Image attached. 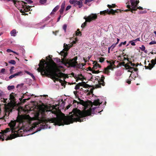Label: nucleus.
Here are the masks:
<instances>
[{"instance_id":"52","label":"nucleus","mask_w":156,"mask_h":156,"mask_svg":"<svg viewBox=\"0 0 156 156\" xmlns=\"http://www.w3.org/2000/svg\"><path fill=\"white\" fill-rule=\"evenodd\" d=\"M119 65L120 66H124L125 62H120L119 63Z\"/></svg>"},{"instance_id":"32","label":"nucleus","mask_w":156,"mask_h":156,"mask_svg":"<svg viewBox=\"0 0 156 156\" xmlns=\"http://www.w3.org/2000/svg\"><path fill=\"white\" fill-rule=\"evenodd\" d=\"M107 69L109 70L110 69L113 70V67H112L111 65H109L107 66V67H106V69Z\"/></svg>"},{"instance_id":"16","label":"nucleus","mask_w":156,"mask_h":156,"mask_svg":"<svg viewBox=\"0 0 156 156\" xmlns=\"http://www.w3.org/2000/svg\"><path fill=\"white\" fill-rule=\"evenodd\" d=\"M69 59H66V57H63V58H62L61 61L60 59H59V62L65 66H66V63L67 62V61Z\"/></svg>"},{"instance_id":"12","label":"nucleus","mask_w":156,"mask_h":156,"mask_svg":"<svg viewBox=\"0 0 156 156\" xmlns=\"http://www.w3.org/2000/svg\"><path fill=\"white\" fill-rule=\"evenodd\" d=\"M69 2L71 4H73L74 6H76L78 5L79 8H80L83 6V3L76 0H70Z\"/></svg>"},{"instance_id":"19","label":"nucleus","mask_w":156,"mask_h":156,"mask_svg":"<svg viewBox=\"0 0 156 156\" xmlns=\"http://www.w3.org/2000/svg\"><path fill=\"white\" fill-rule=\"evenodd\" d=\"M140 48L141 51H144L146 53H147V50H145V48L144 45H142L141 47H140Z\"/></svg>"},{"instance_id":"40","label":"nucleus","mask_w":156,"mask_h":156,"mask_svg":"<svg viewBox=\"0 0 156 156\" xmlns=\"http://www.w3.org/2000/svg\"><path fill=\"white\" fill-rule=\"evenodd\" d=\"M107 62L109 63L110 65H111L112 67H113V64H114L115 62H111V61H107Z\"/></svg>"},{"instance_id":"27","label":"nucleus","mask_w":156,"mask_h":156,"mask_svg":"<svg viewBox=\"0 0 156 156\" xmlns=\"http://www.w3.org/2000/svg\"><path fill=\"white\" fill-rule=\"evenodd\" d=\"M47 0H40L39 2L40 4L43 5L46 3Z\"/></svg>"},{"instance_id":"35","label":"nucleus","mask_w":156,"mask_h":156,"mask_svg":"<svg viewBox=\"0 0 156 156\" xmlns=\"http://www.w3.org/2000/svg\"><path fill=\"white\" fill-rule=\"evenodd\" d=\"M133 69H134L133 67H130L129 68V70H128V72H130L132 73L133 72Z\"/></svg>"},{"instance_id":"36","label":"nucleus","mask_w":156,"mask_h":156,"mask_svg":"<svg viewBox=\"0 0 156 156\" xmlns=\"http://www.w3.org/2000/svg\"><path fill=\"white\" fill-rule=\"evenodd\" d=\"M93 73L97 74L100 73L99 70H93L92 72Z\"/></svg>"},{"instance_id":"8","label":"nucleus","mask_w":156,"mask_h":156,"mask_svg":"<svg viewBox=\"0 0 156 156\" xmlns=\"http://www.w3.org/2000/svg\"><path fill=\"white\" fill-rule=\"evenodd\" d=\"M77 56H75L74 58L72 59H68L66 64V66L67 67H73L75 68L76 66V64L77 63Z\"/></svg>"},{"instance_id":"58","label":"nucleus","mask_w":156,"mask_h":156,"mask_svg":"<svg viewBox=\"0 0 156 156\" xmlns=\"http://www.w3.org/2000/svg\"><path fill=\"white\" fill-rule=\"evenodd\" d=\"M15 76H14V74H13V75H11V76H10L9 77V79H11L14 77H15Z\"/></svg>"},{"instance_id":"29","label":"nucleus","mask_w":156,"mask_h":156,"mask_svg":"<svg viewBox=\"0 0 156 156\" xmlns=\"http://www.w3.org/2000/svg\"><path fill=\"white\" fill-rule=\"evenodd\" d=\"M25 8L23 10H22V9L20 10V11L21 13H25V12H27L28 11V10H27L26 7H25Z\"/></svg>"},{"instance_id":"60","label":"nucleus","mask_w":156,"mask_h":156,"mask_svg":"<svg viewBox=\"0 0 156 156\" xmlns=\"http://www.w3.org/2000/svg\"><path fill=\"white\" fill-rule=\"evenodd\" d=\"M25 73H27V74H28L29 75H30L31 73L30 72H29V71H25Z\"/></svg>"},{"instance_id":"28","label":"nucleus","mask_w":156,"mask_h":156,"mask_svg":"<svg viewBox=\"0 0 156 156\" xmlns=\"http://www.w3.org/2000/svg\"><path fill=\"white\" fill-rule=\"evenodd\" d=\"M107 6L109 9H111L115 7L116 5L115 4H112V5H108Z\"/></svg>"},{"instance_id":"47","label":"nucleus","mask_w":156,"mask_h":156,"mask_svg":"<svg viewBox=\"0 0 156 156\" xmlns=\"http://www.w3.org/2000/svg\"><path fill=\"white\" fill-rule=\"evenodd\" d=\"M156 44V42L154 41H152L150 42L149 44L150 45L154 44Z\"/></svg>"},{"instance_id":"21","label":"nucleus","mask_w":156,"mask_h":156,"mask_svg":"<svg viewBox=\"0 0 156 156\" xmlns=\"http://www.w3.org/2000/svg\"><path fill=\"white\" fill-rule=\"evenodd\" d=\"M16 33V30L15 29H14L10 32V34L11 36H15Z\"/></svg>"},{"instance_id":"44","label":"nucleus","mask_w":156,"mask_h":156,"mask_svg":"<svg viewBox=\"0 0 156 156\" xmlns=\"http://www.w3.org/2000/svg\"><path fill=\"white\" fill-rule=\"evenodd\" d=\"M84 83H85V82H83L81 83H79V86H82L83 87L84 86Z\"/></svg>"},{"instance_id":"20","label":"nucleus","mask_w":156,"mask_h":156,"mask_svg":"<svg viewBox=\"0 0 156 156\" xmlns=\"http://www.w3.org/2000/svg\"><path fill=\"white\" fill-rule=\"evenodd\" d=\"M64 49H63V50L65 51H67L69 49V48L68 47V45L66 44H64Z\"/></svg>"},{"instance_id":"43","label":"nucleus","mask_w":156,"mask_h":156,"mask_svg":"<svg viewBox=\"0 0 156 156\" xmlns=\"http://www.w3.org/2000/svg\"><path fill=\"white\" fill-rule=\"evenodd\" d=\"M76 35L77 36H81L82 35L81 32H80V31H79L78 32L76 31Z\"/></svg>"},{"instance_id":"59","label":"nucleus","mask_w":156,"mask_h":156,"mask_svg":"<svg viewBox=\"0 0 156 156\" xmlns=\"http://www.w3.org/2000/svg\"><path fill=\"white\" fill-rule=\"evenodd\" d=\"M30 75L31 76V77L34 80L35 79V77H34V75H33V74L31 73Z\"/></svg>"},{"instance_id":"24","label":"nucleus","mask_w":156,"mask_h":156,"mask_svg":"<svg viewBox=\"0 0 156 156\" xmlns=\"http://www.w3.org/2000/svg\"><path fill=\"white\" fill-rule=\"evenodd\" d=\"M15 87L13 85L9 86L7 87L8 89L9 90L13 89Z\"/></svg>"},{"instance_id":"64","label":"nucleus","mask_w":156,"mask_h":156,"mask_svg":"<svg viewBox=\"0 0 156 156\" xmlns=\"http://www.w3.org/2000/svg\"><path fill=\"white\" fill-rule=\"evenodd\" d=\"M93 69H94V70L97 69V67H96L95 65V64L94 65V66L93 68Z\"/></svg>"},{"instance_id":"23","label":"nucleus","mask_w":156,"mask_h":156,"mask_svg":"<svg viewBox=\"0 0 156 156\" xmlns=\"http://www.w3.org/2000/svg\"><path fill=\"white\" fill-rule=\"evenodd\" d=\"M110 73V71H109V70H108V69H106V68H105L104 69V73L105 74H107L108 75L109 74V73Z\"/></svg>"},{"instance_id":"11","label":"nucleus","mask_w":156,"mask_h":156,"mask_svg":"<svg viewBox=\"0 0 156 156\" xmlns=\"http://www.w3.org/2000/svg\"><path fill=\"white\" fill-rule=\"evenodd\" d=\"M13 104H11L8 103L7 105H5V110L6 112H7L9 114L10 112H11L12 110V108H13Z\"/></svg>"},{"instance_id":"49","label":"nucleus","mask_w":156,"mask_h":156,"mask_svg":"<svg viewBox=\"0 0 156 156\" xmlns=\"http://www.w3.org/2000/svg\"><path fill=\"white\" fill-rule=\"evenodd\" d=\"M93 0H85V4H87V2H90Z\"/></svg>"},{"instance_id":"51","label":"nucleus","mask_w":156,"mask_h":156,"mask_svg":"<svg viewBox=\"0 0 156 156\" xmlns=\"http://www.w3.org/2000/svg\"><path fill=\"white\" fill-rule=\"evenodd\" d=\"M126 83L128 84H130L131 83V80L130 79L127 80Z\"/></svg>"},{"instance_id":"18","label":"nucleus","mask_w":156,"mask_h":156,"mask_svg":"<svg viewBox=\"0 0 156 156\" xmlns=\"http://www.w3.org/2000/svg\"><path fill=\"white\" fill-rule=\"evenodd\" d=\"M60 54L61 56L64 57H66L68 55V53L67 52V51L63 50V51H61Z\"/></svg>"},{"instance_id":"5","label":"nucleus","mask_w":156,"mask_h":156,"mask_svg":"<svg viewBox=\"0 0 156 156\" xmlns=\"http://www.w3.org/2000/svg\"><path fill=\"white\" fill-rule=\"evenodd\" d=\"M12 0L13 2L14 5L16 7H17L18 4H20L22 6V8H24L25 7H26V8L27 9V10H28V11H30L31 8L33 7L32 6H27L26 5H24L23 4V3H24V4H27V3L30 4L33 3V2L31 0H24L27 2H25L23 1L20 2L19 1H17L15 0ZM33 7H34V6H33Z\"/></svg>"},{"instance_id":"17","label":"nucleus","mask_w":156,"mask_h":156,"mask_svg":"<svg viewBox=\"0 0 156 156\" xmlns=\"http://www.w3.org/2000/svg\"><path fill=\"white\" fill-rule=\"evenodd\" d=\"M17 136V134L16 133H14L13 134H12L10 135V136H8L6 139V140H12L13 139L15 138Z\"/></svg>"},{"instance_id":"63","label":"nucleus","mask_w":156,"mask_h":156,"mask_svg":"<svg viewBox=\"0 0 156 156\" xmlns=\"http://www.w3.org/2000/svg\"><path fill=\"white\" fill-rule=\"evenodd\" d=\"M71 105H69L67 106L66 107V109H68L71 106Z\"/></svg>"},{"instance_id":"50","label":"nucleus","mask_w":156,"mask_h":156,"mask_svg":"<svg viewBox=\"0 0 156 156\" xmlns=\"http://www.w3.org/2000/svg\"><path fill=\"white\" fill-rule=\"evenodd\" d=\"M71 5L67 6L66 8V10L67 11V10H69L71 8Z\"/></svg>"},{"instance_id":"45","label":"nucleus","mask_w":156,"mask_h":156,"mask_svg":"<svg viewBox=\"0 0 156 156\" xmlns=\"http://www.w3.org/2000/svg\"><path fill=\"white\" fill-rule=\"evenodd\" d=\"M105 60V59L103 57H101L100 58L99 62H103Z\"/></svg>"},{"instance_id":"13","label":"nucleus","mask_w":156,"mask_h":156,"mask_svg":"<svg viewBox=\"0 0 156 156\" xmlns=\"http://www.w3.org/2000/svg\"><path fill=\"white\" fill-rule=\"evenodd\" d=\"M17 97V94H15L14 93H12L10 95V99L14 105L16 104V101Z\"/></svg>"},{"instance_id":"22","label":"nucleus","mask_w":156,"mask_h":156,"mask_svg":"<svg viewBox=\"0 0 156 156\" xmlns=\"http://www.w3.org/2000/svg\"><path fill=\"white\" fill-rule=\"evenodd\" d=\"M59 6L58 5L56 6L53 10L52 12H51V13H52L53 12H55L56 11H57L58 9H59Z\"/></svg>"},{"instance_id":"61","label":"nucleus","mask_w":156,"mask_h":156,"mask_svg":"<svg viewBox=\"0 0 156 156\" xmlns=\"http://www.w3.org/2000/svg\"><path fill=\"white\" fill-rule=\"evenodd\" d=\"M77 92H78L77 91H75L73 92L74 94L76 96Z\"/></svg>"},{"instance_id":"54","label":"nucleus","mask_w":156,"mask_h":156,"mask_svg":"<svg viewBox=\"0 0 156 156\" xmlns=\"http://www.w3.org/2000/svg\"><path fill=\"white\" fill-rule=\"evenodd\" d=\"M14 68V67H13V66H12L11 67L10 69V74H11L12 73V72Z\"/></svg>"},{"instance_id":"33","label":"nucleus","mask_w":156,"mask_h":156,"mask_svg":"<svg viewBox=\"0 0 156 156\" xmlns=\"http://www.w3.org/2000/svg\"><path fill=\"white\" fill-rule=\"evenodd\" d=\"M76 66L75 68H77L80 69V68L81 66V64L80 63L78 64L77 62V64H76Z\"/></svg>"},{"instance_id":"57","label":"nucleus","mask_w":156,"mask_h":156,"mask_svg":"<svg viewBox=\"0 0 156 156\" xmlns=\"http://www.w3.org/2000/svg\"><path fill=\"white\" fill-rule=\"evenodd\" d=\"M6 51L7 52H9V53L13 52V51H12V50H11L9 49H8Z\"/></svg>"},{"instance_id":"4","label":"nucleus","mask_w":156,"mask_h":156,"mask_svg":"<svg viewBox=\"0 0 156 156\" xmlns=\"http://www.w3.org/2000/svg\"><path fill=\"white\" fill-rule=\"evenodd\" d=\"M139 3V0H131V5H130L128 1L126 3V7L128 9L124 10V11L127 12L129 11L132 13H135V11L137 10L136 7Z\"/></svg>"},{"instance_id":"2","label":"nucleus","mask_w":156,"mask_h":156,"mask_svg":"<svg viewBox=\"0 0 156 156\" xmlns=\"http://www.w3.org/2000/svg\"><path fill=\"white\" fill-rule=\"evenodd\" d=\"M45 75L50 76L54 81H62L59 78L66 77V75L61 72V70L56 66V64L51 58L48 59V61L45 62Z\"/></svg>"},{"instance_id":"25","label":"nucleus","mask_w":156,"mask_h":156,"mask_svg":"<svg viewBox=\"0 0 156 156\" xmlns=\"http://www.w3.org/2000/svg\"><path fill=\"white\" fill-rule=\"evenodd\" d=\"M95 62V66H96V67H99V68H101V66H100L99 64H98L97 62L96 61H94L93 64H94V63Z\"/></svg>"},{"instance_id":"41","label":"nucleus","mask_w":156,"mask_h":156,"mask_svg":"<svg viewBox=\"0 0 156 156\" xmlns=\"http://www.w3.org/2000/svg\"><path fill=\"white\" fill-rule=\"evenodd\" d=\"M80 87V86H79V83H78L77 85H76L75 86V89L76 90H77L79 89Z\"/></svg>"},{"instance_id":"48","label":"nucleus","mask_w":156,"mask_h":156,"mask_svg":"<svg viewBox=\"0 0 156 156\" xmlns=\"http://www.w3.org/2000/svg\"><path fill=\"white\" fill-rule=\"evenodd\" d=\"M134 41H129V42L131 43V45L133 46H135V42H133Z\"/></svg>"},{"instance_id":"3","label":"nucleus","mask_w":156,"mask_h":156,"mask_svg":"<svg viewBox=\"0 0 156 156\" xmlns=\"http://www.w3.org/2000/svg\"><path fill=\"white\" fill-rule=\"evenodd\" d=\"M26 118V116L23 115H18L16 119L14 121H11L9 123V126L11 128L12 133L14 132V128L15 127L16 122H18L19 123H21L23 122L24 120ZM11 129L9 128H7L6 129L2 131V132H0V139L2 138L1 136L4 135L5 133H7L8 132L10 131Z\"/></svg>"},{"instance_id":"15","label":"nucleus","mask_w":156,"mask_h":156,"mask_svg":"<svg viewBox=\"0 0 156 156\" xmlns=\"http://www.w3.org/2000/svg\"><path fill=\"white\" fill-rule=\"evenodd\" d=\"M26 95V94L25 93L24 94H23L22 98H20L19 99L20 100V101L21 103H24L26 100H28L29 99V98H28L27 99H23L24 98V96Z\"/></svg>"},{"instance_id":"39","label":"nucleus","mask_w":156,"mask_h":156,"mask_svg":"<svg viewBox=\"0 0 156 156\" xmlns=\"http://www.w3.org/2000/svg\"><path fill=\"white\" fill-rule=\"evenodd\" d=\"M117 44H116V43L115 44H114L112 45V46L110 47L112 49V50L115 48L116 45Z\"/></svg>"},{"instance_id":"31","label":"nucleus","mask_w":156,"mask_h":156,"mask_svg":"<svg viewBox=\"0 0 156 156\" xmlns=\"http://www.w3.org/2000/svg\"><path fill=\"white\" fill-rule=\"evenodd\" d=\"M9 62V63H10L12 64L15 65L16 64V62L14 60H10Z\"/></svg>"},{"instance_id":"62","label":"nucleus","mask_w":156,"mask_h":156,"mask_svg":"<svg viewBox=\"0 0 156 156\" xmlns=\"http://www.w3.org/2000/svg\"><path fill=\"white\" fill-rule=\"evenodd\" d=\"M133 41H140V38H138L137 39H135V40H133Z\"/></svg>"},{"instance_id":"9","label":"nucleus","mask_w":156,"mask_h":156,"mask_svg":"<svg viewBox=\"0 0 156 156\" xmlns=\"http://www.w3.org/2000/svg\"><path fill=\"white\" fill-rule=\"evenodd\" d=\"M118 11H120V12L121 10L120 9H117V10H113L112 9H111L110 10L107 9V10H105L104 11H101L100 13L101 15H106V14L112 15H115V13H118Z\"/></svg>"},{"instance_id":"1","label":"nucleus","mask_w":156,"mask_h":156,"mask_svg":"<svg viewBox=\"0 0 156 156\" xmlns=\"http://www.w3.org/2000/svg\"><path fill=\"white\" fill-rule=\"evenodd\" d=\"M99 100L97 99L95 100L93 103L91 101V107H92L93 105L95 106L100 105L101 103L99 102ZM92 108L93 110L94 111L96 108V107H95ZM92 110V108H91L89 109L83 111H81L77 108H74L72 111V112L73 113V115L76 117L73 118V116L71 115L72 116H65L64 117L59 116L56 118H53L48 120H46L44 122L45 125H42L41 127L44 129L47 128L48 126L47 123L48 122H49L50 123H54L55 125L60 126L64 125H68L73 123L74 122H81L85 121L86 120L85 118L82 119L81 118L90 115Z\"/></svg>"},{"instance_id":"30","label":"nucleus","mask_w":156,"mask_h":156,"mask_svg":"<svg viewBox=\"0 0 156 156\" xmlns=\"http://www.w3.org/2000/svg\"><path fill=\"white\" fill-rule=\"evenodd\" d=\"M67 27V25L66 24H64L62 28H63V29L64 30L65 32H66Z\"/></svg>"},{"instance_id":"56","label":"nucleus","mask_w":156,"mask_h":156,"mask_svg":"<svg viewBox=\"0 0 156 156\" xmlns=\"http://www.w3.org/2000/svg\"><path fill=\"white\" fill-rule=\"evenodd\" d=\"M138 5V4H137V6L136 7V8L137 9H141V10H142L143 9V8L140 6H139V7H137Z\"/></svg>"},{"instance_id":"42","label":"nucleus","mask_w":156,"mask_h":156,"mask_svg":"<svg viewBox=\"0 0 156 156\" xmlns=\"http://www.w3.org/2000/svg\"><path fill=\"white\" fill-rule=\"evenodd\" d=\"M64 9L63 8H61L59 11L61 14H63V12L64 11Z\"/></svg>"},{"instance_id":"10","label":"nucleus","mask_w":156,"mask_h":156,"mask_svg":"<svg viewBox=\"0 0 156 156\" xmlns=\"http://www.w3.org/2000/svg\"><path fill=\"white\" fill-rule=\"evenodd\" d=\"M97 80L98 82V84H96L95 85V87L96 88H101V86L102 85L103 86H105V83L104 82V79H105V77L104 76L102 75L101 76V78L98 80V78H97V80Z\"/></svg>"},{"instance_id":"34","label":"nucleus","mask_w":156,"mask_h":156,"mask_svg":"<svg viewBox=\"0 0 156 156\" xmlns=\"http://www.w3.org/2000/svg\"><path fill=\"white\" fill-rule=\"evenodd\" d=\"M124 66L126 68V69H129V68L131 67L130 66H129L128 63H127L124 65Z\"/></svg>"},{"instance_id":"6","label":"nucleus","mask_w":156,"mask_h":156,"mask_svg":"<svg viewBox=\"0 0 156 156\" xmlns=\"http://www.w3.org/2000/svg\"><path fill=\"white\" fill-rule=\"evenodd\" d=\"M97 18V15L96 14H91L88 16L87 17H84V19L86 20V21L82 24L81 27L83 28H84L87 25V22H90L92 20H95Z\"/></svg>"},{"instance_id":"55","label":"nucleus","mask_w":156,"mask_h":156,"mask_svg":"<svg viewBox=\"0 0 156 156\" xmlns=\"http://www.w3.org/2000/svg\"><path fill=\"white\" fill-rule=\"evenodd\" d=\"M5 69L4 68L2 69L1 70V73H4L5 72Z\"/></svg>"},{"instance_id":"38","label":"nucleus","mask_w":156,"mask_h":156,"mask_svg":"<svg viewBox=\"0 0 156 156\" xmlns=\"http://www.w3.org/2000/svg\"><path fill=\"white\" fill-rule=\"evenodd\" d=\"M84 86L83 87L86 88H88V87H90V86L89 85L86 84L85 82Z\"/></svg>"},{"instance_id":"53","label":"nucleus","mask_w":156,"mask_h":156,"mask_svg":"<svg viewBox=\"0 0 156 156\" xmlns=\"http://www.w3.org/2000/svg\"><path fill=\"white\" fill-rule=\"evenodd\" d=\"M128 64H130L133 66H135V64L134 63H132L131 62H129Z\"/></svg>"},{"instance_id":"46","label":"nucleus","mask_w":156,"mask_h":156,"mask_svg":"<svg viewBox=\"0 0 156 156\" xmlns=\"http://www.w3.org/2000/svg\"><path fill=\"white\" fill-rule=\"evenodd\" d=\"M23 83H21L20 84H18L16 88H18L19 87H23Z\"/></svg>"},{"instance_id":"7","label":"nucleus","mask_w":156,"mask_h":156,"mask_svg":"<svg viewBox=\"0 0 156 156\" xmlns=\"http://www.w3.org/2000/svg\"><path fill=\"white\" fill-rule=\"evenodd\" d=\"M45 61L42 59L40 61V63L38 65L39 68L37 69L39 72H41L42 75H45V68L46 67Z\"/></svg>"},{"instance_id":"37","label":"nucleus","mask_w":156,"mask_h":156,"mask_svg":"<svg viewBox=\"0 0 156 156\" xmlns=\"http://www.w3.org/2000/svg\"><path fill=\"white\" fill-rule=\"evenodd\" d=\"M65 1H64L62 3V5H61V8H63V9H64L65 8Z\"/></svg>"},{"instance_id":"14","label":"nucleus","mask_w":156,"mask_h":156,"mask_svg":"<svg viewBox=\"0 0 156 156\" xmlns=\"http://www.w3.org/2000/svg\"><path fill=\"white\" fill-rule=\"evenodd\" d=\"M154 61V60H151V63H149L148 66H145V69L151 70L155 65V63Z\"/></svg>"},{"instance_id":"26","label":"nucleus","mask_w":156,"mask_h":156,"mask_svg":"<svg viewBox=\"0 0 156 156\" xmlns=\"http://www.w3.org/2000/svg\"><path fill=\"white\" fill-rule=\"evenodd\" d=\"M22 72L21 71L18 72V73L14 74L15 76L21 75H22Z\"/></svg>"}]
</instances>
